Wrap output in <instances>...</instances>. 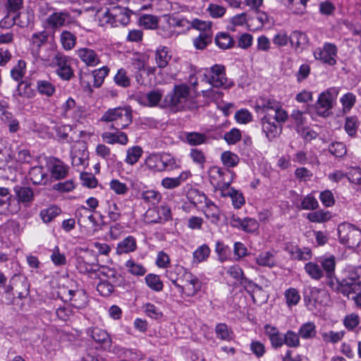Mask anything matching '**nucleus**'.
I'll use <instances>...</instances> for the list:
<instances>
[{
	"mask_svg": "<svg viewBox=\"0 0 361 361\" xmlns=\"http://www.w3.org/2000/svg\"><path fill=\"white\" fill-rule=\"evenodd\" d=\"M344 295L361 305V267H349L346 276L342 279Z\"/></svg>",
	"mask_w": 361,
	"mask_h": 361,
	"instance_id": "f257e3e1",
	"label": "nucleus"
},
{
	"mask_svg": "<svg viewBox=\"0 0 361 361\" xmlns=\"http://www.w3.org/2000/svg\"><path fill=\"white\" fill-rule=\"evenodd\" d=\"M103 122H111L109 128H126L133 122L132 111L130 106H119L109 109L100 119Z\"/></svg>",
	"mask_w": 361,
	"mask_h": 361,
	"instance_id": "f03ea898",
	"label": "nucleus"
},
{
	"mask_svg": "<svg viewBox=\"0 0 361 361\" xmlns=\"http://www.w3.org/2000/svg\"><path fill=\"white\" fill-rule=\"evenodd\" d=\"M202 80L213 87L230 89L234 86V82L226 78L225 67L220 64H215L205 69Z\"/></svg>",
	"mask_w": 361,
	"mask_h": 361,
	"instance_id": "7ed1b4c3",
	"label": "nucleus"
},
{
	"mask_svg": "<svg viewBox=\"0 0 361 361\" xmlns=\"http://www.w3.org/2000/svg\"><path fill=\"white\" fill-rule=\"evenodd\" d=\"M339 241L352 249L361 250V230L350 224H341L338 226Z\"/></svg>",
	"mask_w": 361,
	"mask_h": 361,
	"instance_id": "20e7f679",
	"label": "nucleus"
},
{
	"mask_svg": "<svg viewBox=\"0 0 361 361\" xmlns=\"http://www.w3.org/2000/svg\"><path fill=\"white\" fill-rule=\"evenodd\" d=\"M210 180L214 185L216 190L220 192V195L223 197H226L230 195L231 190L234 188H231L230 185L232 182V176L229 171H225L218 167H214L210 171Z\"/></svg>",
	"mask_w": 361,
	"mask_h": 361,
	"instance_id": "39448f33",
	"label": "nucleus"
},
{
	"mask_svg": "<svg viewBox=\"0 0 361 361\" xmlns=\"http://www.w3.org/2000/svg\"><path fill=\"white\" fill-rule=\"evenodd\" d=\"M50 66L56 68V74L62 80L69 81L74 76V71L71 66V59L63 53L55 52Z\"/></svg>",
	"mask_w": 361,
	"mask_h": 361,
	"instance_id": "423d86ee",
	"label": "nucleus"
},
{
	"mask_svg": "<svg viewBox=\"0 0 361 361\" xmlns=\"http://www.w3.org/2000/svg\"><path fill=\"white\" fill-rule=\"evenodd\" d=\"M189 94L190 88L186 85H175L173 92L166 95L164 102L172 109L180 111L184 109Z\"/></svg>",
	"mask_w": 361,
	"mask_h": 361,
	"instance_id": "0eeeda50",
	"label": "nucleus"
},
{
	"mask_svg": "<svg viewBox=\"0 0 361 361\" xmlns=\"http://www.w3.org/2000/svg\"><path fill=\"white\" fill-rule=\"evenodd\" d=\"M226 272L230 276L234 279L245 288L255 302H257L255 296L257 294L262 293L263 292L262 288L247 279L244 275L243 269L239 266H231L227 269Z\"/></svg>",
	"mask_w": 361,
	"mask_h": 361,
	"instance_id": "6e6552de",
	"label": "nucleus"
},
{
	"mask_svg": "<svg viewBox=\"0 0 361 361\" xmlns=\"http://www.w3.org/2000/svg\"><path fill=\"white\" fill-rule=\"evenodd\" d=\"M45 23L48 28L54 31L72 25H78V21L66 10L53 12L46 18Z\"/></svg>",
	"mask_w": 361,
	"mask_h": 361,
	"instance_id": "1a4fd4ad",
	"label": "nucleus"
},
{
	"mask_svg": "<svg viewBox=\"0 0 361 361\" xmlns=\"http://www.w3.org/2000/svg\"><path fill=\"white\" fill-rule=\"evenodd\" d=\"M286 121L275 120L274 116L269 113L266 114L261 119L262 132L269 141H272L277 137L282 132V124Z\"/></svg>",
	"mask_w": 361,
	"mask_h": 361,
	"instance_id": "9d476101",
	"label": "nucleus"
},
{
	"mask_svg": "<svg viewBox=\"0 0 361 361\" xmlns=\"http://www.w3.org/2000/svg\"><path fill=\"white\" fill-rule=\"evenodd\" d=\"M176 288L186 297H193L201 290L202 282L189 271Z\"/></svg>",
	"mask_w": 361,
	"mask_h": 361,
	"instance_id": "9b49d317",
	"label": "nucleus"
},
{
	"mask_svg": "<svg viewBox=\"0 0 361 361\" xmlns=\"http://www.w3.org/2000/svg\"><path fill=\"white\" fill-rule=\"evenodd\" d=\"M305 300L309 309H317L328 304L329 295L325 289L314 287L305 296Z\"/></svg>",
	"mask_w": 361,
	"mask_h": 361,
	"instance_id": "f8f14e48",
	"label": "nucleus"
},
{
	"mask_svg": "<svg viewBox=\"0 0 361 361\" xmlns=\"http://www.w3.org/2000/svg\"><path fill=\"white\" fill-rule=\"evenodd\" d=\"M257 106L267 113L269 110L273 111L275 120L281 121H286L288 120V113L282 109L281 103L276 99L261 98L257 101Z\"/></svg>",
	"mask_w": 361,
	"mask_h": 361,
	"instance_id": "ddd939ff",
	"label": "nucleus"
},
{
	"mask_svg": "<svg viewBox=\"0 0 361 361\" xmlns=\"http://www.w3.org/2000/svg\"><path fill=\"white\" fill-rule=\"evenodd\" d=\"M338 92V88L331 87L319 94L316 104L319 114L326 116V112L332 108L333 102L336 99Z\"/></svg>",
	"mask_w": 361,
	"mask_h": 361,
	"instance_id": "4468645a",
	"label": "nucleus"
},
{
	"mask_svg": "<svg viewBox=\"0 0 361 361\" xmlns=\"http://www.w3.org/2000/svg\"><path fill=\"white\" fill-rule=\"evenodd\" d=\"M337 48L335 44L325 43L323 48H317L314 51V56L324 63L333 66L336 63Z\"/></svg>",
	"mask_w": 361,
	"mask_h": 361,
	"instance_id": "2eb2a0df",
	"label": "nucleus"
},
{
	"mask_svg": "<svg viewBox=\"0 0 361 361\" xmlns=\"http://www.w3.org/2000/svg\"><path fill=\"white\" fill-rule=\"evenodd\" d=\"M230 224L232 227L247 233H254L259 228V224L256 219L250 217L241 219L235 214L231 216Z\"/></svg>",
	"mask_w": 361,
	"mask_h": 361,
	"instance_id": "dca6fc26",
	"label": "nucleus"
},
{
	"mask_svg": "<svg viewBox=\"0 0 361 361\" xmlns=\"http://www.w3.org/2000/svg\"><path fill=\"white\" fill-rule=\"evenodd\" d=\"M75 54L87 66L95 67L101 63L98 53L92 49L81 47L75 51Z\"/></svg>",
	"mask_w": 361,
	"mask_h": 361,
	"instance_id": "f3484780",
	"label": "nucleus"
},
{
	"mask_svg": "<svg viewBox=\"0 0 361 361\" xmlns=\"http://www.w3.org/2000/svg\"><path fill=\"white\" fill-rule=\"evenodd\" d=\"M113 131H106L102 135V139L104 142L109 145L119 144L126 145L128 142V137L126 133L121 131L123 128H109Z\"/></svg>",
	"mask_w": 361,
	"mask_h": 361,
	"instance_id": "a211bd4d",
	"label": "nucleus"
},
{
	"mask_svg": "<svg viewBox=\"0 0 361 361\" xmlns=\"http://www.w3.org/2000/svg\"><path fill=\"white\" fill-rule=\"evenodd\" d=\"M189 271L181 265L175 264L166 269L165 276L177 288Z\"/></svg>",
	"mask_w": 361,
	"mask_h": 361,
	"instance_id": "6ab92c4d",
	"label": "nucleus"
},
{
	"mask_svg": "<svg viewBox=\"0 0 361 361\" xmlns=\"http://www.w3.org/2000/svg\"><path fill=\"white\" fill-rule=\"evenodd\" d=\"M68 166L58 159H51L49 162V170L51 178L60 180L66 178L68 173Z\"/></svg>",
	"mask_w": 361,
	"mask_h": 361,
	"instance_id": "aec40b11",
	"label": "nucleus"
},
{
	"mask_svg": "<svg viewBox=\"0 0 361 361\" xmlns=\"http://www.w3.org/2000/svg\"><path fill=\"white\" fill-rule=\"evenodd\" d=\"M14 192L17 197L16 201L19 202L20 207V204H22L24 207H27L34 200L33 190L29 187L16 186Z\"/></svg>",
	"mask_w": 361,
	"mask_h": 361,
	"instance_id": "412c9836",
	"label": "nucleus"
},
{
	"mask_svg": "<svg viewBox=\"0 0 361 361\" xmlns=\"http://www.w3.org/2000/svg\"><path fill=\"white\" fill-rule=\"evenodd\" d=\"M308 42L307 35L301 31L295 30L290 35V43L296 51L301 52L307 47Z\"/></svg>",
	"mask_w": 361,
	"mask_h": 361,
	"instance_id": "4be33fe9",
	"label": "nucleus"
},
{
	"mask_svg": "<svg viewBox=\"0 0 361 361\" xmlns=\"http://www.w3.org/2000/svg\"><path fill=\"white\" fill-rule=\"evenodd\" d=\"M190 176V172L189 171H186L181 172L177 177H166L161 180V185L165 189L172 190L179 187Z\"/></svg>",
	"mask_w": 361,
	"mask_h": 361,
	"instance_id": "5701e85b",
	"label": "nucleus"
},
{
	"mask_svg": "<svg viewBox=\"0 0 361 361\" xmlns=\"http://www.w3.org/2000/svg\"><path fill=\"white\" fill-rule=\"evenodd\" d=\"M20 210L19 202L11 197H0V214L9 216L17 214Z\"/></svg>",
	"mask_w": 361,
	"mask_h": 361,
	"instance_id": "b1692460",
	"label": "nucleus"
},
{
	"mask_svg": "<svg viewBox=\"0 0 361 361\" xmlns=\"http://www.w3.org/2000/svg\"><path fill=\"white\" fill-rule=\"evenodd\" d=\"M68 295L72 306L76 309H83L88 304V296L83 290H69Z\"/></svg>",
	"mask_w": 361,
	"mask_h": 361,
	"instance_id": "393cba45",
	"label": "nucleus"
},
{
	"mask_svg": "<svg viewBox=\"0 0 361 361\" xmlns=\"http://www.w3.org/2000/svg\"><path fill=\"white\" fill-rule=\"evenodd\" d=\"M130 13L131 12L126 8L112 6L111 7L109 15L114 18L116 26H118V23L126 25L130 22Z\"/></svg>",
	"mask_w": 361,
	"mask_h": 361,
	"instance_id": "a878e982",
	"label": "nucleus"
},
{
	"mask_svg": "<svg viewBox=\"0 0 361 361\" xmlns=\"http://www.w3.org/2000/svg\"><path fill=\"white\" fill-rule=\"evenodd\" d=\"M165 23L171 26L172 29L180 28L183 31L188 30L191 27L190 22L186 18L179 17L174 14L166 15L164 16Z\"/></svg>",
	"mask_w": 361,
	"mask_h": 361,
	"instance_id": "bb28decb",
	"label": "nucleus"
},
{
	"mask_svg": "<svg viewBox=\"0 0 361 361\" xmlns=\"http://www.w3.org/2000/svg\"><path fill=\"white\" fill-rule=\"evenodd\" d=\"M137 198L149 206H156L161 202L162 195L157 190L149 189L140 192Z\"/></svg>",
	"mask_w": 361,
	"mask_h": 361,
	"instance_id": "cd10ccee",
	"label": "nucleus"
},
{
	"mask_svg": "<svg viewBox=\"0 0 361 361\" xmlns=\"http://www.w3.org/2000/svg\"><path fill=\"white\" fill-rule=\"evenodd\" d=\"M75 267L80 273L86 274L95 272L97 270L98 264L89 262L85 255H79L76 258Z\"/></svg>",
	"mask_w": 361,
	"mask_h": 361,
	"instance_id": "c85d7f7f",
	"label": "nucleus"
},
{
	"mask_svg": "<svg viewBox=\"0 0 361 361\" xmlns=\"http://www.w3.org/2000/svg\"><path fill=\"white\" fill-rule=\"evenodd\" d=\"M206 218L214 224H217L220 221L221 211L219 208L210 200L207 202L203 209Z\"/></svg>",
	"mask_w": 361,
	"mask_h": 361,
	"instance_id": "c756f323",
	"label": "nucleus"
},
{
	"mask_svg": "<svg viewBox=\"0 0 361 361\" xmlns=\"http://www.w3.org/2000/svg\"><path fill=\"white\" fill-rule=\"evenodd\" d=\"M137 248L136 240L129 235L117 244L116 254L118 255L134 252Z\"/></svg>",
	"mask_w": 361,
	"mask_h": 361,
	"instance_id": "7c9ffc66",
	"label": "nucleus"
},
{
	"mask_svg": "<svg viewBox=\"0 0 361 361\" xmlns=\"http://www.w3.org/2000/svg\"><path fill=\"white\" fill-rule=\"evenodd\" d=\"M90 332L93 340L102 344L104 348H108L111 345V339L106 331L98 327H94Z\"/></svg>",
	"mask_w": 361,
	"mask_h": 361,
	"instance_id": "2f4dec72",
	"label": "nucleus"
},
{
	"mask_svg": "<svg viewBox=\"0 0 361 361\" xmlns=\"http://www.w3.org/2000/svg\"><path fill=\"white\" fill-rule=\"evenodd\" d=\"M30 180L35 185H44L48 181V176L42 166H34L29 172Z\"/></svg>",
	"mask_w": 361,
	"mask_h": 361,
	"instance_id": "473e14b6",
	"label": "nucleus"
},
{
	"mask_svg": "<svg viewBox=\"0 0 361 361\" xmlns=\"http://www.w3.org/2000/svg\"><path fill=\"white\" fill-rule=\"evenodd\" d=\"M255 262L260 267L269 268H272L277 264L274 253L269 251L259 253L255 258Z\"/></svg>",
	"mask_w": 361,
	"mask_h": 361,
	"instance_id": "72a5a7b5",
	"label": "nucleus"
},
{
	"mask_svg": "<svg viewBox=\"0 0 361 361\" xmlns=\"http://www.w3.org/2000/svg\"><path fill=\"white\" fill-rule=\"evenodd\" d=\"M319 263L322 267L324 276L331 275L335 273L336 269V257L334 255L320 257Z\"/></svg>",
	"mask_w": 361,
	"mask_h": 361,
	"instance_id": "f704fd0d",
	"label": "nucleus"
},
{
	"mask_svg": "<svg viewBox=\"0 0 361 361\" xmlns=\"http://www.w3.org/2000/svg\"><path fill=\"white\" fill-rule=\"evenodd\" d=\"M171 55L166 47H159L154 54V60L159 68H165L171 60Z\"/></svg>",
	"mask_w": 361,
	"mask_h": 361,
	"instance_id": "c9c22d12",
	"label": "nucleus"
},
{
	"mask_svg": "<svg viewBox=\"0 0 361 361\" xmlns=\"http://www.w3.org/2000/svg\"><path fill=\"white\" fill-rule=\"evenodd\" d=\"M76 39V36L68 30H63L60 35L62 47L66 51H70L75 47Z\"/></svg>",
	"mask_w": 361,
	"mask_h": 361,
	"instance_id": "e433bc0d",
	"label": "nucleus"
},
{
	"mask_svg": "<svg viewBox=\"0 0 361 361\" xmlns=\"http://www.w3.org/2000/svg\"><path fill=\"white\" fill-rule=\"evenodd\" d=\"M162 97L163 91L160 90H153L146 94L142 98V102L147 106H155L159 103Z\"/></svg>",
	"mask_w": 361,
	"mask_h": 361,
	"instance_id": "4c0bfd02",
	"label": "nucleus"
},
{
	"mask_svg": "<svg viewBox=\"0 0 361 361\" xmlns=\"http://www.w3.org/2000/svg\"><path fill=\"white\" fill-rule=\"evenodd\" d=\"M320 266V264L310 262L305 264L304 269L312 279L318 281L324 276L323 271Z\"/></svg>",
	"mask_w": 361,
	"mask_h": 361,
	"instance_id": "58836bf2",
	"label": "nucleus"
},
{
	"mask_svg": "<svg viewBox=\"0 0 361 361\" xmlns=\"http://www.w3.org/2000/svg\"><path fill=\"white\" fill-rule=\"evenodd\" d=\"M148 169L157 172H162L161 154H151L145 159Z\"/></svg>",
	"mask_w": 361,
	"mask_h": 361,
	"instance_id": "ea45409f",
	"label": "nucleus"
},
{
	"mask_svg": "<svg viewBox=\"0 0 361 361\" xmlns=\"http://www.w3.org/2000/svg\"><path fill=\"white\" fill-rule=\"evenodd\" d=\"M142 152V147L138 145L128 148L126 151V163L129 165H134L139 161Z\"/></svg>",
	"mask_w": 361,
	"mask_h": 361,
	"instance_id": "a19ab883",
	"label": "nucleus"
},
{
	"mask_svg": "<svg viewBox=\"0 0 361 361\" xmlns=\"http://www.w3.org/2000/svg\"><path fill=\"white\" fill-rule=\"evenodd\" d=\"M187 198L191 202V205L195 207L203 203L205 204L209 200L205 195L195 189L190 190L188 192Z\"/></svg>",
	"mask_w": 361,
	"mask_h": 361,
	"instance_id": "79ce46f5",
	"label": "nucleus"
},
{
	"mask_svg": "<svg viewBox=\"0 0 361 361\" xmlns=\"http://www.w3.org/2000/svg\"><path fill=\"white\" fill-rule=\"evenodd\" d=\"M162 171H173L179 169L180 163L176 159L170 154H161Z\"/></svg>",
	"mask_w": 361,
	"mask_h": 361,
	"instance_id": "37998d69",
	"label": "nucleus"
},
{
	"mask_svg": "<svg viewBox=\"0 0 361 361\" xmlns=\"http://www.w3.org/2000/svg\"><path fill=\"white\" fill-rule=\"evenodd\" d=\"M1 121L8 128L11 133H16L20 128L18 120L11 113H4L1 115Z\"/></svg>",
	"mask_w": 361,
	"mask_h": 361,
	"instance_id": "c03bdc74",
	"label": "nucleus"
},
{
	"mask_svg": "<svg viewBox=\"0 0 361 361\" xmlns=\"http://www.w3.org/2000/svg\"><path fill=\"white\" fill-rule=\"evenodd\" d=\"M37 90L39 94L47 97H51L56 92L54 85L47 80H37Z\"/></svg>",
	"mask_w": 361,
	"mask_h": 361,
	"instance_id": "a18cd8bd",
	"label": "nucleus"
},
{
	"mask_svg": "<svg viewBox=\"0 0 361 361\" xmlns=\"http://www.w3.org/2000/svg\"><path fill=\"white\" fill-rule=\"evenodd\" d=\"M100 275H102L106 278V279H104V281L111 282V283L114 286L120 285L122 281L121 276L118 274L116 271L108 267L102 268L100 271Z\"/></svg>",
	"mask_w": 361,
	"mask_h": 361,
	"instance_id": "49530a36",
	"label": "nucleus"
},
{
	"mask_svg": "<svg viewBox=\"0 0 361 361\" xmlns=\"http://www.w3.org/2000/svg\"><path fill=\"white\" fill-rule=\"evenodd\" d=\"M298 334L303 339L313 338L317 334L316 326L313 322H306L300 326Z\"/></svg>",
	"mask_w": 361,
	"mask_h": 361,
	"instance_id": "de8ad7c7",
	"label": "nucleus"
},
{
	"mask_svg": "<svg viewBox=\"0 0 361 361\" xmlns=\"http://www.w3.org/2000/svg\"><path fill=\"white\" fill-rule=\"evenodd\" d=\"M216 337L221 340L229 341L233 339V331L225 323L217 324L215 327Z\"/></svg>",
	"mask_w": 361,
	"mask_h": 361,
	"instance_id": "09e8293b",
	"label": "nucleus"
},
{
	"mask_svg": "<svg viewBox=\"0 0 361 361\" xmlns=\"http://www.w3.org/2000/svg\"><path fill=\"white\" fill-rule=\"evenodd\" d=\"M145 280L147 286L152 290L156 292H159L163 290L164 284L158 275L149 274L145 276Z\"/></svg>",
	"mask_w": 361,
	"mask_h": 361,
	"instance_id": "8fccbe9b",
	"label": "nucleus"
},
{
	"mask_svg": "<svg viewBox=\"0 0 361 361\" xmlns=\"http://www.w3.org/2000/svg\"><path fill=\"white\" fill-rule=\"evenodd\" d=\"M216 44L222 49H227L233 46V38L227 33L220 32L215 37Z\"/></svg>",
	"mask_w": 361,
	"mask_h": 361,
	"instance_id": "3c124183",
	"label": "nucleus"
},
{
	"mask_svg": "<svg viewBox=\"0 0 361 361\" xmlns=\"http://www.w3.org/2000/svg\"><path fill=\"white\" fill-rule=\"evenodd\" d=\"M325 277L326 283L331 290L338 293H341L344 295V286L343 280L339 281L336 278V274L326 275Z\"/></svg>",
	"mask_w": 361,
	"mask_h": 361,
	"instance_id": "603ef678",
	"label": "nucleus"
},
{
	"mask_svg": "<svg viewBox=\"0 0 361 361\" xmlns=\"http://www.w3.org/2000/svg\"><path fill=\"white\" fill-rule=\"evenodd\" d=\"M210 254V249L208 245L204 244L196 249L192 254L193 262L199 264L207 260Z\"/></svg>",
	"mask_w": 361,
	"mask_h": 361,
	"instance_id": "864d4df0",
	"label": "nucleus"
},
{
	"mask_svg": "<svg viewBox=\"0 0 361 361\" xmlns=\"http://www.w3.org/2000/svg\"><path fill=\"white\" fill-rule=\"evenodd\" d=\"M307 218L311 222L322 223L329 221L331 218V215L328 211L319 210L309 213Z\"/></svg>",
	"mask_w": 361,
	"mask_h": 361,
	"instance_id": "5fc2aeb1",
	"label": "nucleus"
},
{
	"mask_svg": "<svg viewBox=\"0 0 361 361\" xmlns=\"http://www.w3.org/2000/svg\"><path fill=\"white\" fill-rule=\"evenodd\" d=\"M109 68L107 66H103L92 71L94 78L93 85L94 87H99L104 82V78L108 75Z\"/></svg>",
	"mask_w": 361,
	"mask_h": 361,
	"instance_id": "6e6d98bb",
	"label": "nucleus"
},
{
	"mask_svg": "<svg viewBox=\"0 0 361 361\" xmlns=\"http://www.w3.org/2000/svg\"><path fill=\"white\" fill-rule=\"evenodd\" d=\"M61 213V209L56 206H52L44 209L40 212V217L44 223L51 222L55 217Z\"/></svg>",
	"mask_w": 361,
	"mask_h": 361,
	"instance_id": "4d7b16f0",
	"label": "nucleus"
},
{
	"mask_svg": "<svg viewBox=\"0 0 361 361\" xmlns=\"http://www.w3.org/2000/svg\"><path fill=\"white\" fill-rule=\"evenodd\" d=\"M284 344L290 348H298L300 345V335L293 331L288 330L284 335Z\"/></svg>",
	"mask_w": 361,
	"mask_h": 361,
	"instance_id": "13d9d810",
	"label": "nucleus"
},
{
	"mask_svg": "<svg viewBox=\"0 0 361 361\" xmlns=\"http://www.w3.org/2000/svg\"><path fill=\"white\" fill-rule=\"evenodd\" d=\"M212 33L200 32L199 36L194 39L193 44L196 49H203L212 40Z\"/></svg>",
	"mask_w": 361,
	"mask_h": 361,
	"instance_id": "bf43d9fd",
	"label": "nucleus"
},
{
	"mask_svg": "<svg viewBox=\"0 0 361 361\" xmlns=\"http://www.w3.org/2000/svg\"><path fill=\"white\" fill-rule=\"evenodd\" d=\"M114 82L122 87H128L130 85V78L128 77L126 69L121 68L115 75Z\"/></svg>",
	"mask_w": 361,
	"mask_h": 361,
	"instance_id": "052dcab7",
	"label": "nucleus"
},
{
	"mask_svg": "<svg viewBox=\"0 0 361 361\" xmlns=\"http://www.w3.org/2000/svg\"><path fill=\"white\" fill-rule=\"evenodd\" d=\"M140 24L146 29H156L158 27V18L157 16L144 14L140 16L139 20Z\"/></svg>",
	"mask_w": 361,
	"mask_h": 361,
	"instance_id": "680f3d73",
	"label": "nucleus"
},
{
	"mask_svg": "<svg viewBox=\"0 0 361 361\" xmlns=\"http://www.w3.org/2000/svg\"><path fill=\"white\" fill-rule=\"evenodd\" d=\"M221 159L223 164L227 167H234L239 162V157L237 154L226 151L221 154Z\"/></svg>",
	"mask_w": 361,
	"mask_h": 361,
	"instance_id": "e2e57ef3",
	"label": "nucleus"
},
{
	"mask_svg": "<svg viewBox=\"0 0 361 361\" xmlns=\"http://www.w3.org/2000/svg\"><path fill=\"white\" fill-rule=\"evenodd\" d=\"M109 185L110 189L118 195H125L128 193L129 190L126 183L118 179H112Z\"/></svg>",
	"mask_w": 361,
	"mask_h": 361,
	"instance_id": "0e129e2a",
	"label": "nucleus"
},
{
	"mask_svg": "<svg viewBox=\"0 0 361 361\" xmlns=\"http://www.w3.org/2000/svg\"><path fill=\"white\" fill-rule=\"evenodd\" d=\"M329 152L336 157H343L347 153V148L343 142H334L329 145Z\"/></svg>",
	"mask_w": 361,
	"mask_h": 361,
	"instance_id": "69168bd1",
	"label": "nucleus"
},
{
	"mask_svg": "<svg viewBox=\"0 0 361 361\" xmlns=\"http://www.w3.org/2000/svg\"><path fill=\"white\" fill-rule=\"evenodd\" d=\"M285 298L286 304L288 307L296 305L300 300V295L299 292L293 288H290L285 291Z\"/></svg>",
	"mask_w": 361,
	"mask_h": 361,
	"instance_id": "338daca9",
	"label": "nucleus"
},
{
	"mask_svg": "<svg viewBox=\"0 0 361 361\" xmlns=\"http://www.w3.org/2000/svg\"><path fill=\"white\" fill-rule=\"evenodd\" d=\"M322 340L325 343H336L340 341L343 336H344V331H330L327 332H322L321 334Z\"/></svg>",
	"mask_w": 361,
	"mask_h": 361,
	"instance_id": "774afa93",
	"label": "nucleus"
}]
</instances>
